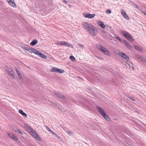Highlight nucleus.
Returning <instances> with one entry per match:
<instances>
[{
	"mask_svg": "<svg viewBox=\"0 0 146 146\" xmlns=\"http://www.w3.org/2000/svg\"><path fill=\"white\" fill-rule=\"evenodd\" d=\"M82 25L84 29L89 34L93 36L96 35L98 31L94 25L87 22L83 23Z\"/></svg>",
	"mask_w": 146,
	"mask_h": 146,
	"instance_id": "obj_1",
	"label": "nucleus"
},
{
	"mask_svg": "<svg viewBox=\"0 0 146 146\" xmlns=\"http://www.w3.org/2000/svg\"><path fill=\"white\" fill-rule=\"evenodd\" d=\"M27 129H28V131L36 139L39 141H41V139L38 135L37 134V133L35 132V131L33 129L31 128V127L28 125H27Z\"/></svg>",
	"mask_w": 146,
	"mask_h": 146,
	"instance_id": "obj_2",
	"label": "nucleus"
},
{
	"mask_svg": "<svg viewBox=\"0 0 146 146\" xmlns=\"http://www.w3.org/2000/svg\"><path fill=\"white\" fill-rule=\"evenodd\" d=\"M121 33L123 36L130 41L133 42L134 41V39L132 38L131 36L129 33L125 30L121 31Z\"/></svg>",
	"mask_w": 146,
	"mask_h": 146,
	"instance_id": "obj_3",
	"label": "nucleus"
},
{
	"mask_svg": "<svg viewBox=\"0 0 146 146\" xmlns=\"http://www.w3.org/2000/svg\"><path fill=\"white\" fill-rule=\"evenodd\" d=\"M97 109L98 111L103 116L104 118L107 121H109L110 120V118L106 114L104 111L100 107H97Z\"/></svg>",
	"mask_w": 146,
	"mask_h": 146,
	"instance_id": "obj_4",
	"label": "nucleus"
},
{
	"mask_svg": "<svg viewBox=\"0 0 146 146\" xmlns=\"http://www.w3.org/2000/svg\"><path fill=\"white\" fill-rule=\"evenodd\" d=\"M97 48L100 50H101L105 54L109 55V52L103 46L100 44H98L97 46Z\"/></svg>",
	"mask_w": 146,
	"mask_h": 146,
	"instance_id": "obj_5",
	"label": "nucleus"
},
{
	"mask_svg": "<svg viewBox=\"0 0 146 146\" xmlns=\"http://www.w3.org/2000/svg\"><path fill=\"white\" fill-rule=\"evenodd\" d=\"M5 71L12 77L13 78H15V75L13 72L10 67H6L5 68Z\"/></svg>",
	"mask_w": 146,
	"mask_h": 146,
	"instance_id": "obj_6",
	"label": "nucleus"
},
{
	"mask_svg": "<svg viewBox=\"0 0 146 146\" xmlns=\"http://www.w3.org/2000/svg\"><path fill=\"white\" fill-rule=\"evenodd\" d=\"M50 71L52 72H55L59 74H61L63 73L64 70H62L60 69H58L56 67L52 68L50 70Z\"/></svg>",
	"mask_w": 146,
	"mask_h": 146,
	"instance_id": "obj_7",
	"label": "nucleus"
},
{
	"mask_svg": "<svg viewBox=\"0 0 146 146\" xmlns=\"http://www.w3.org/2000/svg\"><path fill=\"white\" fill-rule=\"evenodd\" d=\"M121 13L124 18L127 20H129V17L127 14L126 12L124 10L122 9H121Z\"/></svg>",
	"mask_w": 146,
	"mask_h": 146,
	"instance_id": "obj_8",
	"label": "nucleus"
},
{
	"mask_svg": "<svg viewBox=\"0 0 146 146\" xmlns=\"http://www.w3.org/2000/svg\"><path fill=\"white\" fill-rule=\"evenodd\" d=\"M83 15L85 18H88L89 19H92L94 18L95 15V14H91L84 13Z\"/></svg>",
	"mask_w": 146,
	"mask_h": 146,
	"instance_id": "obj_9",
	"label": "nucleus"
},
{
	"mask_svg": "<svg viewBox=\"0 0 146 146\" xmlns=\"http://www.w3.org/2000/svg\"><path fill=\"white\" fill-rule=\"evenodd\" d=\"M118 54L124 58H125L127 59H129V57L127 56L126 54L123 52H119L118 53Z\"/></svg>",
	"mask_w": 146,
	"mask_h": 146,
	"instance_id": "obj_10",
	"label": "nucleus"
},
{
	"mask_svg": "<svg viewBox=\"0 0 146 146\" xmlns=\"http://www.w3.org/2000/svg\"><path fill=\"white\" fill-rule=\"evenodd\" d=\"M136 58H138L139 60H140V61L143 62V64H146V60L144 57L141 56L139 55H136Z\"/></svg>",
	"mask_w": 146,
	"mask_h": 146,
	"instance_id": "obj_11",
	"label": "nucleus"
},
{
	"mask_svg": "<svg viewBox=\"0 0 146 146\" xmlns=\"http://www.w3.org/2000/svg\"><path fill=\"white\" fill-rule=\"evenodd\" d=\"M124 44L125 46L129 49H130L132 47L129 43L125 40H123Z\"/></svg>",
	"mask_w": 146,
	"mask_h": 146,
	"instance_id": "obj_12",
	"label": "nucleus"
},
{
	"mask_svg": "<svg viewBox=\"0 0 146 146\" xmlns=\"http://www.w3.org/2000/svg\"><path fill=\"white\" fill-rule=\"evenodd\" d=\"M8 135L11 138L13 139L15 141H17L18 140L17 137L12 133H9L8 134Z\"/></svg>",
	"mask_w": 146,
	"mask_h": 146,
	"instance_id": "obj_13",
	"label": "nucleus"
},
{
	"mask_svg": "<svg viewBox=\"0 0 146 146\" xmlns=\"http://www.w3.org/2000/svg\"><path fill=\"white\" fill-rule=\"evenodd\" d=\"M15 69L17 73L18 78L20 79H22V76L19 71L17 68H15Z\"/></svg>",
	"mask_w": 146,
	"mask_h": 146,
	"instance_id": "obj_14",
	"label": "nucleus"
},
{
	"mask_svg": "<svg viewBox=\"0 0 146 146\" xmlns=\"http://www.w3.org/2000/svg\"><path fill=\"white\" fill-rule=\"evenodd\" d=\"M8 3L12 7H15L16 6L15 4L14 0H7Z\"/></svg>",
	"mask_w": 146,
	"mask_h": 146,
	"instance_id": "obj_15",
	"label": "nucleus"
},
{
	"mask_svg": "<svg viewBox=\"0 0 146 146\" xmlns=\"http://www.w3.org/2000/svg\"><path fill=\"white\" fill-rule=\"evenodd\" d=\"M97 24L100 26L102 28L104 29L105 27V26L104 23L100 21H97Z\"/></svg>",
	"mask_w": 146,
	"mask_h": 146,
	"instance_id": "obj_16",
	"label": "nucleus"
},
{
	"mask_svg": "<svg viewBox=\"0 0 146 146\" xmlns=\"http://www.w3.org/2000/svg\"><path fill=\"white\" fill-rule=\"evenodd\" d=\"M54 95L55 96L58 97L60 99H62L64 98L63 95L60 93L55 92L54 93Z\"/></svg>",
	"mask_w": 146,
	"mask_h": 146,
	"instance_id": "obj_17",
	"label": "nucleus"
},
{
	"mask_svg": "<svg viewBox=\"0 0 146 146\" xmlns=\"http://www.w3.org/2000/svg\"><path fill=\"white\" fill-rule=\"evenodd\" d=\"M19 112L20 113H21L24 117H27V115L22 110H19Z\"/></svg>",
	"mask_w": 146,
	"mask_h": 146,
	"instance_id": "obj_18",
	"label": "nucleus"
},
{
	"mask_svg": "<svg viewBox=\"0 0 146 146\" xmlns=\"http://www.w3.org/2000/svg\"><path fill=\"white\" fill-rule=\"evenodd\" d=\"M32 52L38 55V56L39 55V54L41 52L39 51H38L34 48V49H33Z\"/></svg>",
	"mask_w": 146,
	"mask_h": 146,
	"instance_id": "obj_19",
	"label": "nucleus"
},
{
	"mask_svg": "<svg viewBox=\"0 0 146 146\" xmlns=\"http://www.w3.org/2000/svg\"><path fill=\"white\" fill-rule=\"evenodd\" d=\"M38 42V40L36 39L34 40L31 42L30 43V44L31 46H34Z\"/></svg>",
	"mask_w": 146,
	"mask_h": 146,
	"instance_id": "obj_20",
	"label": "nucleus"
},
{
	"mask_svg": "<svg viewBox=\"0 0 146 146\" xmlns=\"http://www.w3.org/2000/svg\"><path fill=\"white\" fill-rule=\"evenodd\" d=\"M64 46H67V47H71L72 48L73 47V46L72 45H71V44H70L68 42H64Z\"/></svg>",
	"mask_w": 146,
	"mask_h": 146,
	"instance_id": "obj_21",
	"label": "nucleus"
},
{
	"mask_svg": "<svg viewBox=\"0 0 146 146\" xmlns=\"http://www.w3.org/2000/svg\"><path fill=\"white\" fill-rule=\"evenodd\" d=\"M25 49V50L28 51L29 52L32 53V52L33 49H34V48L26 47Z\"/></svg>",
	"mask_w": 146,
	"mask_h": 146,
	"instance_id": "obj_22",
	"label": "nucleus"
},
{
	"mask_svg": "<svg viewBox=\"0 0 146 146\" xmlns=\"http://www.w3.org/2000/svg\"><path fill=\"white\" fill-rule=\"evenodd\" d=\"M38 56L42 58L45 59L46 58V56L41 52L39 54Z\"/></svg>",
	"mask_w": 146,
	"mask_h": 146,
	"instance_id": "obj_23",
	"label": "nucleus"
},
{
	"mask_svg": "<svg viewBox=\"0 0 146 146\" xmlns=\"http://www.w3.org/2000/svg\"><path fill=\"white\" fill-rule=\"evenodd\" d=\"M115 38L118 40L120 42H122V40L119 37L117 36L116 35H115Z\"/></svg>",
	"mask_w": 146,
	"mask_h": 146,
	"instance_id": "obj_24",
	"label": "nucleus"
},
{
	"mask_svg": "<svg viewBox=\"0 0 146 146\" xmlns=\"http://www.w3.org/2000/svg\"><path fill=\"white\" fill-rule=\"evenodd\" d=\"M134 48H135V49L139 51H141V49L138 46H134Z\"/></svg>",
	"mask_w": 146,
	"mask_h": 146,
	"instance_id": "obj_25",
	"label": "nucleus"
},
{
	"mask_svg": "<svg viewBox=\"0 0 146 146\" xmlns=\"http://www.w3.org/2000/svg\"><path fill=\"white\" fill-rule=\"evenodd\" d=\"M70 59L73 62L75 61H76L75 58L73 56H71L70 57Z\"/></svg>",
	"mask_w": 146,
	"mask_h": 146,
	"instance_id": "obj_26",
	"label": "nucleus"
},
{
	"mask_svg": "<svg viewBox=\"0 0 146 146\" xmlns=\"http://www.w3.org/2000/svg\"><path fill=\"white\" fill-rule=\"evenodd\" d=\"M78 45L79 46L80 48H81L82 49H83L84 48V46L82 45L81 44H78Z\"/></svg>",
	"mask_w": 146,
	"mask_h": 146,
	"instance_id": "obj_27",
	"label": "nucleus"
},
{
	"mask_svg": "<svg viewBox=\"0 0 146 146\" xmlns=\"http://www.w3.org/2000/svg\"><path fill=\"white\" fill-rule=\"evenodd\" d=\"M106 12L110 14L111 13V10L108 9L106 10Z\"/></svg>",
	"mask_w": 146,
	"mask_h": 146,
	"instance_id": "obj_28",
	"label": "nucleus"
},
{
	"mask_svg": "<svg viewBox=\"0 0 146 146\" xmlns=\"http://www.w3.org/2000/svg\"><path fill=\"white\" fill-rule=\"evenodd\" d=\"M128 98L133 101H135V100L132 97L130 96H129Z\"/></svg>",
	"mask_w": 146,
	"mask_h": 146,
	"instance_id": "obj_29",
	"label": "nucleus"
},
{
	"mask_svg": "<svg viewBox=\"0 0 146 146\" xmlns=\"http://www.w3.org/2000/svg\"><path fill=\"white\" fill-rule=\"evenodd\" d=\"M53 135L55 137L58 138V139H60V137H59L58 135H56L55 133Z\"/></svg>",
	"mask_w": 146,
	"mask_h": 146,
	"instance_id": "obj_30",
	"label": "nucleus"
},
{
	"mask_svg": "<svg viewBox=\"0 0 146 146\" xmlns=\"http://www.w3.org/2000/svg\"><path fill=\"white\" fill-rule=\"evenodd\" d=\"M67 133H68V134H69L70 135H72L73 134L72 132L70 131H67Z\"/></svg>",
	"mask_w": 146,
	"mask_h": 146,
	"instance_id": "obj_31",
	"label": "nucleus"
},
{
	"mask_svg": "<svg viewBox=\"0 0 146 146\" xmlns=\"http://www.w3.org/2000/svg\"><path fill=\"white\" fill-rule=\"evenodd\" d=\"M141 12L143 14H144V15H146V12L145 11H144V10H141Z\"/></svg>",
	"mask_w": 146,
	"mask_h": 146,
	"instance_id": "obj_32",
	"label": "nucleus"
},
{
	"mask_svg": "<svg viewBox=\"0 0 146 146\" xmlns=\"http://www.w3.org/2000/svg\"><path fill=\"white\" fill-rule=\"evenodd\" d=\"M45 127H46V129L49 132H50L51 130L47 126H45Z\"/></svg>",
	"mask_w": 146,
	"mask_h": 146,
	"instance_id": "obj_33",
	"label": "nucleus"
},
{
	"mask_svg": "<svg viewBox=\"0 0 146 146\" xmlns=\"http://www.w3.org/2000/svg\"><path fill=\"white\" fill-rule=\"evenodd\" d=\"M101 32L102 33H103L104 34V35H105V34H106V33H105V31L104 30H103V29H102V31H101Z\"/></svg>",
	"mask_w": 146,
	"mask_h": 146,
	"instance_id": "obj_34",
	"label": "nucleus"
},
{
	"mask_svg": "<svg viewBox=\"0 0 146 146\" xmlns=\"http://www.w3.org/2000/svg\"><path fill=\"white\" fill-rule=\"evenodd\" d=\"M50 133L51 134H52L53 135H54V134L55 133L53 131H52L51 130L50 131Z\"/></svg>",
	"mask_w": 146,
	"mask_h": 146,
	"instance_id": "obj_35",
	"label": "nucleus"
},
{
	"mask_svg": "<svg viewBox=\"0 0 146 146\" xmlns=\"http://www.w3.org/2000/svg\"><path fill=\"white\" fill-rule=\"evenodd\" d=\"M19 132H18V133H19L20 134H23L22 132L20 129V130H19Z\"/></svg>",
	"mask_w": 146,
	"mask_h": 146,
	"instance_id": "obj_36",
	"label": "nucleus"
},
{
	"mask_svg": "<svg viewBox=\"0 0 146 146\" xmlns=\"http://www.w3.org/2000/svg\"><path fill=\"white\" fill-rule=\"evenodd\" d=\"M19 130H20V129H16V130L15 131L18 133V132H19Z\"/></svg>",
	"mask_w": 146,
	"mask_h": 146,
	"instance_id": "obj_37",
	"label": "nucleus"
},
{
	"mask_svg": "<svg viewBox=\"0 0 146 146\" xmlns=\"http://www.w3.org/2000/svg\"><path fill=\"white\" fill-rule=\"evenodd\" d=\"M128 65L129 66V67L130 69H131V68H132V69H133V67L132 66H130L129 64Z\"/></svg>",
	"mask_w": 146,
	"mask_h": 146,
	"instance_id": "obj_38",
	"label": "nucleus"
},
{
	"mask_svg": "<svg viewBox=\"0 0 146 146\" xmlns=\"http://www.w3.org/2000/svg\"><path fill=\"white\" fill-rule=\"evenodd\" d=\"M60 44L61 45H64V42H61Z\"/></svg>",
	"mask_w": 146,
	"mask_h": 146,
	"instance_id": "obj_39",
	"label": "nucleus"
},
{
	"mask_svg": "<svg viewBox=\"0 0 146 146\" xmlns=\"http://www.w3.org/2000/svg\"><path fill=\"white\" fill-rule=\"evenodd\" d=\"M50 105L52 106H54V105H55V104L52 103V104Z\"/></svg>",
	"mask_w": 146,
	"mask_h": 146,
	"instance_id": "obj_40",
	"label": "nucleus"
},
{
	"mask_svg": "<svg viewBox=\"0 0 146 146\" xmlns=\"http://www.w3.org/2000/svg\"><path fill=\"white\" fill-rule=\"evenodd\" d=\"M68 6L69 7V8H71V6L70 5H68Z\"/></svg>",
	"mask_w": 146,
	"mask_h": 146,
	"instance_id": "obj_41",
	"label": "nucleus"
},
{
	"mask_svg": "<svg viewBox=\"0 0 146 146\" xmlns=\"http://www.w3.org/2000/svg\"><path fill=\"white\" fill-rule=\"evenodd\" d=\"M136 7L138 9V8H139V7L138 6H137V5H136Z\"/></svg>",
	"mask_w": 146,
	"mask_h": 146,
	"instance_id": "obj_42",
	"label": "nucleus"
},
{
	"mask_svg": "<svg viewBox=\"0 0 146 146\" xmlns=\"http://www.w3.org/2000/svg\"><path fill=\"white\" fill-rule=\"evenodd\" d=\"M62 108H60V110L61 111H62Z\"/></svg>",
	"mask_w": 146,
	"mask_h": 146,
	"instance_id": "obj_43",
	"label": "nucleus"
},
{
	"mask_svg": "<svg viewBox=\"0 0 146 146\" xmlns=\"http://www.w3.org/2000/svg\"><path fill=\"white\" fill-rule=\"evenodd\" d=\"M67 3L66 1L64 0V3Z\"/></svg>",
	"mask_w": 146,
	"mask_h": 146,
	"instance_id": "obj_44",
	"label": "nucleus"
}]
</instances>
